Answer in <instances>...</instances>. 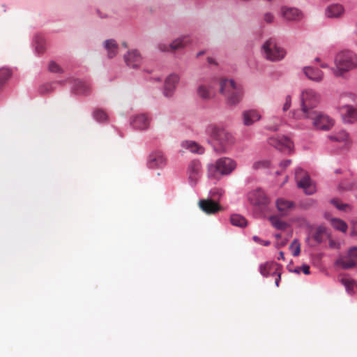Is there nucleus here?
Returning a JSON list of instances; mask_svg holds the SVG:
<instances>
[{
    "label": "nucleus",
    "mask_w": 357,
    "mask_h": 357,
    "mask_svg": "<svg viewBox=\"0 0 357 357\" xmlns=\"http://www.w3.org/2000/svg\"><path fill=\"white\" fill-rule=\"evenodd\" d=\"M248 199L250 204L261 208H265L270 202L269 198L261 189L250 192L248 194Z\"/></svg>",
    "instance_id": "f8f14e48"
},
{
    "label": "nucleus",
    "mask_w": 357,
    "mask_h": 357,
    "mask_svg": "<svg viewBox=\"0 0 357 357\" xmlns=\"http://www.w3.org/2000/svg\"><path fill=\"white\" fill-rule=\"evenodd\" d=\"M357 263V247L351 248L348 254L344 257H340L336 261V264L344 269H349L356 266Z\"/></svg>",
    "instance_id": "ddd939ff"
},
{
    "label": "nucleus",
    "mask_w": 357,
    "mask_h": 357,
    "mask_svg": "<svg viewBox=\"0 0 357 357\" xmlns=\"http://www.w3.org/2000/svg\"><path fill=\"white\" fill-rule=\"evenodd\" d=\"M204 54V52H200L197 54V57L202 55Z\"/></svg>",
    "instance_id": "052dcab7"
},
{
    "label": "nucleus",
    "mask_w": 357,
    "mask_h": 357,
    "mask_svg": "<svg viewBox=\"0 0 357 357\" xmlns=\"http://www.w3.org/2000/svg\"><path fill=\"white\" fill-rule=\"evenodd\" d=\"M40 91H41L42 93H43V92H44V91H43V89H40Z\"/></svg>",
    "instance_id": "0e129e2a"
},
{
    "label": "nucleus",
    "mask_w": 357,
    "mask_h": 357,
    "mask_svg": "<svg viewBox=\"0 0 357 357\" xmlns=\"http://www.w3.org/2000/svg\"><path fill=\"white\" fill-rule=\"evenodd\" d=\"M263 54L265 58L271 61L282 60L285 54V50L279 46L274 38L268 39L262 46Z\"/></svg>",
    "instance_id": "423d86ee"
},
{
    "label": "nucleus",
    "mask_w": 357,
    "mask_h": 357,
    "mask_svg": "<svg viewBox=\"0 0 357 357\" xmlns=\"http://www.w3.org/2000/svg\"><path fill=\"white\" fill-rule=\"evenodd\" d=\"M94 119L99 122H104L107 119V114L102 109H96L93 112Z\"/></svg>",
    "instance_id": "4c0bfd02"
},
{
    "label": "nucleus",
    "mask_w": 357,
    "mask_h": 357,
    "mask_svg": "<svg viewBox=\"0 0 357 357\" xmlns=\"http://www.w3.org/2000/svg\"><path fill=\"white\" fill-rule=\"evenodd\" d=\"M320 96L312 89H305L301 95V109L294 112L293 116L296 119H304L305 117L317 111L316 107L319 102Z\"/></svg>",
    "instance_id": "f257e3e1"
},
{
    "label": "nucleus",
    "mask_w": 357,
    "mask_h": 357,
    "mask_svg": "<svg viewBox=\"0 0 357 357\" xmlns=\"http://www.w3.org/2000/svg\"><path fill=\"white\" fill-rule=\"evenodd\" d=\"M326 218L329 220L333 228L344 233L347 231L348 227L344 220L335 218H331L329 219L326 215Z\"/></svg>",
    "instance_id": "c85d7f7f"
},
{
    "label": "nucleus",
    "mask_w": 357,
    "mask_h": 357,
    "mask_svg": "<svg viewBox=\"0 0 357 357\" xmlns=\"http://www.w3.org/2000/svg\"><path fill=\"white\" fill-rule=\"evenodd\" d=\"M331 203L339 210L347 211L351 210L350 205L342 203L339 199H332Z\"/></svg>",
    "instance_id": "e433bc0d"
},
{
    "label": "nucleus",
    "mask_w": 357,
    "mask_h": 357,
    "mask_svg": "<svg viewBox=\"0 0 357 357\" xmlns=\"http://www.w3.org/2000/svg\"><path fill=\"white\" fill-rule=\"evenodd\" d=\"M75 89L77 93L84 94L89 91V86L86 82L83 81H78L75 84Z\"/></svg>",
    "instance_id": "72a5a7b5"
},
{
    "label": "nucleus",
    "mask_w": 357,
    "mask_h": 357,
    "mask_svg": "<svg viewBox=\"0 0 357 357\" xmlns=\"http://www.w3.org/2000/svg\"><path fill=\"white\" fill-rule=\"evenodd\" d=\"M340 112L345 122L353 123L357 120V110L352 106H342Z\"/></svg>",
    "instance_id": "6ab92c4d"
},
{
    "label": "nucleus",
    "mask_w": 357,
    "mask_h": 357,
    "mask_svg": "<svg viewBox=\"0 0 357 357\" xmlns=\"http://www.w3.org/2000/svg\"><path fill=\"white\" fill-rule=\"evenodd\" d=\"M181 146L192 153L202 154L204 152V149L202 146L192 141L183 142Z\"/></svg>",
    "instance_id": "a878e982"
},
{
    "label": "nucleus",
    "mask_w": 357,
    "mask_h": 357,
    "mask_svg": "<svg viewBox=\"0 0 357 357\" xmlns=\"http://www.w3.org/2000/svg\"><path fill=\"white\" fill-rule=\"evenodd\" d=\"M220 93L225 97L229 106L238 105L243 99V89L233 79H222L220 81Z\"/></svg>",
    "instance_id": "f03ea898"
},
{
    "label": "nucleus",
    "mask_w": 357,
    "mask_h": 357,
    "mask_svg": "<svg viewBox=\"0 0 357 357\" xmlns=\"http://www.w3.org/2000/svg\"><path fill=\"white\" fill-rule=\"evenodd\" d=\"M289 249L294 257H297L301 252V245L297 239H294L290 246Z\"/></svg>",
    "instance_id": "c9c22d12"
},
{
    "label": "nucleus",
    "mask_w": 357,
    "mask_h": 357,
    "mask_svg": "<svg viewBox=\"0 0 357 357\" xmlns=\"http://www.w3.org/2000/svg\"><path fill=\"white\" fill-rule=\"evenodd\" d=\"M277 210L281 215H287L296 207L294 202L287 200L284 198H278L275 202Z\"/></svg>",
    "instance_id": "2eb2a0df"
},
{
    "label": "nucleus",
    "mask_w": 357,
    "mask_h": 357,
    "mask_svg": "<svg viewBox=\"0 0 357 357\" xmlns=\"http://www.w3.org/2000/svg\"><path fill=\"white\" fill-rule=\"evenodd\" d=\"M237 164L230 158L223 157L216 160L215 165L208 166L209 178H219L221 176L230 174L236 168Z\"/></svg>",
    "instance_id": "39448f33"
},
{
    "label": "nucleus",
    "mask_w": 357,
    "mask_h": 357,
    "mask_svg": "<svg viewBox=\"0 0 357 357\" xmlns=\"http://www.w3.org/2000/svg\"><path fill=\"white\" fill-rule=\"evenodd\" d=\"M268 144L275 149L290 153L293 149V142L289 138L283 135H275L268 139Z\"/></svg>",
    "instance_id": "1a4fd4ad"
},
{
    "label": "nucleus",
    "mask_w": 357,
    "mask_h": 357,
    "mask_svg": "<svg viewBox=\"0 0 357 357\" xmlns=\"http://www.w3.org/2000/svg\"><path fill=\"white\" fill-rule=\"evenodd\" d=\"M12 72L9 68H0V91L2 90L8 80L11 77Z\"/></svg>",
    "instance_id": "c756f323"
},
{
    "label": "nucleus",
    "mask_w": 357,
    "mask_h": 357,
    "mask_svg": "<svg viewBox=\"0 0 357 357\" xmlns=\"http://www.w3.org/2000/svg\"><path fill=\"white\" fill-rule=\"evenodd\" d=\"M278 269H280V266L273 261H267L261 264L259 268L260 273L264 277L274 275V273H277Z\"/></svg>",
    "instance_id": "412c9836"
},
{
    "label": "nucleus",
    "mask_w": 357,
    "mask_h": 357,
    "mask_svg": "<svg viewBox=\"0 0 357 357\" xmlns=\"http://www.w3.org/2000/svg\"><path fill=\"white\" fill-rule=\"evenodd\" d=\"M341 282L346 287L348 293L351 294L353 292L354 282L352 280L347 278H342L341 279Z\"/></svg>",
    "instance_id": "58836bf2"
},
{
    "label": "nucleus",
    "mask_w": 357,
    "mask_h": 357,
    "mask_svg": "<svg viewBox=\"0 0 357 357\" xmlns=\"http://www.w3.org/2000/svg\"><path fill=\"white\" fill-rule=\"evenodd\" d=\"M335 68L333 73L336 76H342L344 73L348 72L357 66V58L356 54L349 50L340 52L335 58Z\"/></svg>",
    "instance_id": "20e7f679"
},
{
    "label": "nucleus",
    "mask_w": 357,
    "mask_h": 357,
    "mask_svg": "<svg viewBox=\"0 0 357 357\" xmlns=\"http://www.w3.org/2000/svg\"><path fill=\"white\" fill-rule=\"evenodd\" d=\"M158 48L160 51L161 52H169L170 51V47H169V45L168 44H166V43H160L158 45Z\"/></svg>",
    "instance_id": "49530a36"
},
{
    "label": "nucleus",
    "mask_w": 357,
    "mask_h": 357,
    "mask_svg": "<svg viewBox=\"0 0 357 357\" xmlns=\"http://www.w3.org/2000/svg\"><path fill=\"white\" fill-rule=\"evenodd\" d=\"M303 71L306 77L312 81L319 82L322 79L323 73L318 68L305 67Z\"/></svg>",
    "instance_id": "393cba45"
},
{
    "label": "nucleus",
    "mask_w": 357,
    "mask_h": 357,
    "mask_svg": "<svg viewBox=\"0 0 357 357\" xmlns=\"http://www.w3.org/2000/svg\"><path fill=\"white\" fill-rule=\"evenodd\" d=\"M275 237L277 238V239H279L281 238V234H276L275 235Z\"/></svg>",
    "instance_id": "13d9d810"
},
{
    "label": "nucleus",
    "mask_w": 357,
    "mask_h": 357,
    "mask_svg": "<svg viewBox=\"0 0 357 357\" xmlns=\"http://www.w3.org/2000/svg\"><path fill=\"white\" fill-rule=\"evenodd\" d=\"M179 81V77L176 74L169 75L165 81L164 94L165 96H171Z\"/></svg>",
    "instance_id": "dca6fc26"
},
{
    "label": "nucleus",
    "mask_w": 357,
    "mask_h": 357,
    "mask_svg": "<svg viewBox=\"0 0 357 357\" xmlns=\"http://www.w3.org/2000/svg\"><path fill=\"white\" fill-rule=\"evenodd\" d=\"M296 221H297L301 226H305L308 225L307 220L304 218H298L296 219Z\"/></svg>",
    "instance_id": "3c124183"
},
{
    "label": "nucleus",
    "mask_w": 357,
    "mask_h": 357,
    "mask_svg": "<svg viewBox=\"0 0 357 357\" xmlns=\"http://www.w3.org/2000/svg\"><path fill=\"white\" fill-rule=\"evenodd\" d=\"M286 244H287V241L284 240V241H281L280 243H278L277 246L278 248H280V247L284 246Z\"/></svg>",
    "instance_id": "5fc2aeb1"
},
{
    "label": "nucleus",
    "mask_w": 357,
    "mask_h": 357,
    "mask_svg": "<svg viewBox=\"0 0 357 357\" xmlns=\"http://www.w3.org/2000/svg\"><path fill=\"white\" fill-rule=\"evenodd\" d=\"M326 235V228L323 226H319L312 234V238L317 243H321Z\"/></svg>",
    "instance_id": "7c9ffc66"
},
{
    "label": "nucleus",
    "mask_w": 357,
    "mask_h": 357,
    "mask_svg": "<svg viewBox=\"0 0 357 357\" xmlns=\"http://www.w3.org/2000/svg\"><path fill=\"white\" fill-rule=\"evenodd\" d=\"M123 45L124 47H127L126 43H123Z\"/></svg>",
    "instance_id": "e2e57ef3"
},
{
    "label": "nucleus",
    "mask_w": 357,
    "mask_h": 357,
    "mask_svg": "<svg viewBox=\"0 0 357 357\" xmlns=\"http://www.w3.org/2000/svg\"><path fill=\"white\" fill-rule=\"evenodd\" d=\"M329 138L337 142H348L349 135L345 131H341L335 135L329 136Z\"/></svg>",
    "instance_id": "f704fd0d"
},
{
    "label": "nucleus",
    "mask_w": 357,
    "mask_h": 357,
    "mask_svg": "<svg viewBox=\"0 0 357 357\" xmlns=\"http://www.w3.org/2000/svg\"><path fill=\"white\" fill-rule=\"evenodd\" d=\"M230 222L231 225L240 227H243L247 225V220L244 217L238 214H233L230 217Z\"/></svg>",
    "instance_id": "473e14b6"
},
{
    "label": "nucleus",
    "mask_w": 357,
    "mask_h": 357,
    "mask_svg": "<svg viewBox=\"0 0 357 357\" xmlns=\"http://www.w3.org/2000/svg\"><path fill=\"white\" fill-rule=\"evenodd\" d=\"M268 129L271 130L276 131L278 129V126H268Z\"/></svg>",
    "instance_id": "6e6d98bb"
},
{
    "label": "nucleus",
    "mask_w": 357,
    "mask_h": 357,
    "mask_svg": "<svg viewBox=\"0 0 357 357\" xmlns=\"http://www.w3.org/2000/svg\"><path fill=\"white\" fill-rule=\"evenodd\" d=\"M321 66L322 68H326V67H327V65H326V64H325V63H323V64H321Z\"/></svg>",
    "instance_id": "680f3d73"
},
{
    "label": "nucleus",
    "mask_w": 357,
    "mask_h": 357,
    "mask_svg": "<svg viewBox=\"0 0 357 357\" xmlns=\"http://www.w3.org/2000/svg\"><path fill=\"white\" fill-rule=\"evenodd\" d=\"M198 206L207 215H215L225 210L218 201L213 199H202L199 201Z\"/></svg>",
    "instance_id": "9b49d317"
},
{
    "label": "nucleus",
    "mask_w": 357,
    "mask_h": 357,
    "mask_svg": "<svg viewBox=\"0 0 357 357\" xmlns=\"http://www.w3.org/2000/svg\"><path fill=\"white\" fill-rule=\"evenodd\" d=\"M291 163V160H283L280 162V165L282 168L283 169H285L287 168L288 166H289Z\"/></svg>",
    "instance_id": "8fccbe9b"
},
{
    "label": "nucleus",
    "mask_w": 357,
    "mask_h": 357,
    "mask_svg": "<svg viewBox=\"0 0 357 357\" xmlns=\"http://www.w3.org/2000/svg\"><path fill=\"white\" fill-rule=\"evenodd\" d=\"M252 239L255 243L261 244L264 246H268L271 244L269 241H264L257 236H254Z\"/></svg>",
    "instance_id": "c03bdc74"
},
{
    "label": "nucleus",
    "mask_w": 357,
    "mask_h": 357,
    "mask_svg": "<svg viewBox=\"0 0 357 357\" xmlns=\"http://www.w3.org/2000/svg\"><path fill=\"white\" fill-rule=\"evenodd\" d=\"M299 268L305 275H309L310 274V266L308 265L304 264L301 267H300Z\"/></svg>",
    "instance_id": "09e8293b"
},
{
    "label": "nucleus",
    "mask_w": 357,
    "mask_h": 357,
    "mask_svg": "<svg viewBox=\"0 0 357 357\" xmlns=\"http://www.w3.org/2000/svg\"><path fill=\"white\" fill-rule=\"evenodd\" d=\"M167 158L160 150L151 152L147 158L146 165L149 169H162L167 165Z\"/></svg>",
    "instance_id": "9d476101"
},
{
    "label": "nucleus",
    "mask_w": 357,
    "mask_h": 357,
    "mask_svg": "<svg viewBox=\"0 0 357 357\" xmlns=\"http://www.w3.org/2000/svg\"><path fill=\"white\" fill-rule=\"evenodd\" d=\"M351 234L353 236L357 235V222L353 223Z\"/></svg>",
    "instance_id": "864d4df0"
},
{
    "label": "nucleus",
    "mask_w": 357,
    "mask_h": 357,
    "mask_svg": "<svg viewBox=\"0 0 357 357\" xmlns=\"http://www.w3.org/2000/svg\"><path fill=\"white\" fill-rule=\"evenodd\" d=\"M223 193H224V191L222 189L213 188V189L211 190L209 192V195L211 197L210 199H213L215 200L216 199H218L221 196H222Z\"/></svg>",
    "instance_id": "a19ab883"
},
{
    "label": "nucleus",
    "mask_w": 357,
    "mask_h": 357,
    "mask_svg": "<svg viewBox=\"0 0 357 357\" xmlns=\"http://www.w3.org/2000/svg\"><path fill=\"white\" fill-rule=\"evenodd\" d=\"M295 178L298 188H303L307 195H312L315 191V186L308 175L301 168H297L295 172Z\"/></svg>",
    "instance_id": "6e6552de"
},
{
    "label": "nucleus",
    "mask_w": 357,
    "mask_h": 357,
    "mask_svg": "<svg viewBox=\"0 0 357 357\" xmlns=\"http://www.w3.org/2000/svg\"><path fill=\"white\" fill-rule=\"evenodd\" d=\"M344 13V8L341 4L333 3L328 6L325 10V15L328 18L341 17Z\"/></svg>",
    "instance_id": "aec40b11"
},
{
    "label": "nucleus",
    "mask_w": 357,
    "mask_h": 357,
    "mask_svg": "<svg viewBox=\"0 0 357 357\" xmlns=\"http://www.w3.org/2000/svg\"><path fill=\"white\" fill-rule=\"evenodd\" d=\"M278 260H280V259H282L284 260V252H280L279 253V257H278Z\"/></svg>",
    "instance_id": "4d7b16f0"
},
{
    "label": "nucleus",
    "mask_w": 357,
    "mask_h": 357,
    "mask_svg": "<svg viewBox=\"0 0 357 357\" xmlns=\"http://www.w3.org/2000/svg\"><path fill=\"white\" fill-rule=\"evenodd\" d=\"M191 39L189 36H183L175 39L171 44L169 47L172 51L183 49L190 44Z\"/></svg>",
    "instance_id": "5701e85b"
},
{
    "label": "nucleus",
    "mask_w": 357,
    "mask_h": 357,
    "mask_svg": "<svg viewBox=\"0 0 357 357\" xmlns=\"http://www.w3.org/2000/svg\"><path fill=\"white\" fill-rule=\"evenodd\" d=\"M124 60L128 66L137 68L142 63V56L137 50H132L124 55Z\"/></svg>",
    "instance_id": "4468645a"
},
{
    "label": "nucleus",
    "mask_w": 357,
    "mask_h": 357,
    "mask_svg": "<svg viewBox=\"0 0 357 357\" xmlns=\"http://www.w3.org/2000/svg\"><path fill=\"white\" fill-rule=\"evenodd\" d=\"M270 162L268 160L256 161L252 165V168L255 170L267 168L269 167Z\"/></svg>",
    "instance_id": "ea45409f"
},
{
    "label": "nucleus",
    "mask_w": 357,
    "mask_h": 357,
    "mask_svg": "<svg viewBox=\"0 0 357 357\" xmlns=\"http://www.w3.org/2000/svg\"><path fill=\"white\" fill-rule=\"evenodd\" d=\"M208 63H213V60L211 58H208Z\"/></svg>",
    "instance_id": "bf43d9fd"
},
{
    "label": "nucleus",
    "mask_w": 357,
    "mask_h": 357,
    "mask_svg": "<svg viewBox=\"0 0 357 357\" xmlns=\"http://www.w3.org/2000/svg\"><path fill=\"white\" fill-rule=\"evenodd\" d=\"M201 163L198 160L192 161L188 166V173L189 180L192 184H195L200 177Z\"/></svg>",
    "instance_id": "a211bd4d"
},
{
    "label": "nucleus",
    "mask_w": 357,
    "mask_h": 357,
    "mask_svg": "<svg viewBox=\"0 0 357 357\" xmlns=\"http://www.w3.org/2000/svg\"><path fill=\"white\" fill-rule=\"evenodd\" d=\"M206 132L214 140V149L218 152H225L234 143L233 135L224 128L210 125Z\"/></svg>",
    "instance_id": "7ed1b4c3"
},
{
    "label": "nucleus",
    "mask_w": 357,
    "mask_h": 357,
    "mask_svg": "<svg viewBox=\"0 0 357 357\" xmlns=\"http://www.w3.org/2000/svg\"><path fill=\"white\" fill-rule=\"evenodd\" d=\"M282 14L283 17L289 21L298 20L302 16L301 13L295 8H282Z\"/></svg>",
    "instance_id": "b1692460"
},
{
    "label": "nucleus",
    "mask_w": 357,
    "mask_h": 357,
    "mask_svg": "<svg viewBox=\"0 0 357 357\" xmlns=\"http://www.w3.org/2000/svg\"><path fill=\"white\" fill-rule=\"evenodd\" d=\"M329 246H330V248H333V249H339L340 248V244L332 239H331L329 241Z\"/></svg>",
    "instance_id": "de8ad7c7"
},
{
    "label": "nucleus",
    "mask_w": 357,
    "mask_h": 357,
    "mask_svg": "<svg viewBox=\"0 0 357 357\" xmlns=\"http://www.w3.org/2000/svg\"><path fill=\"white\" fill-rule=\"evenodd\" d=\"M291 104V96L288 95L285 98V102L283 105L282 110L284 112L287 111L290 108Z\"/></svg>",
    "instance_id": "37998d69"
},
{
    "label": "nucleus",
    "mask_w": 357,
    "mask_h": 357,
    "mask_svg": "<svg viewBox=\"0 0 357 357\" xmlns=\"http://www.w3.org/2000/svg\"><path fill=\"white\" fill-rule=\"evenodd\" d=\"M198 96L204 100H208L213 97L211 90L205 85H201L197 89Z\"/></svg>",
    "instance_id": "2f4dec72"
},
{
    "label": "nucleus",
    "mask_w": 357,
    "mask_h": 357,
    "mask_svg": "<svg viewBox=\"0 0 357 357\" xmlns=\"http://www.w3.org/2000/svg\"><path fill=\"white\" fill-rule=\"evenodd\" d=\"M274 275H277V278L275 279V285L277 287H279V282H280V278H281V273H280V269H278V272L277 273H274Z\"/></svg>",
    "instance_id": "603ef678"
},
{
    "label": "nucleus",
    "mask_w": 357,
    "mask_h": 357,
    "mask_svg": "<svg viewBox=\"0 0 357 357\" xmlns=\"http://www.w3.org/2000/svg\"><path fill=\"white\" fill-rule=\"evenodd\" d=\"M242 118L243 124L246 126H250L259 121L261 116L256 109H248L243 112Z\"/></svg>",
    "instance_id": "f3484780"
},
{
    "label": "nucleus",
    "mask_w": 357,
    "mask_h": 357,
    "mask_svg": "<svg viewBox=\"0 0 357 357\" xmlns=\"http://www.w3.org/2000/svg\"><path fill=\"white\" fill-rule=\"evenodd\" d=\"M49 70L52 73H61L62 70L59 66H58L55 62H50L49 64Z\"/></svg>",
    "instance_id": "79ce46f5"
},
{
    "label": "nucleus",
    "mask_w": 357,
    "mask_h": 357,
    "mask_svg": "<svg viewBox=\"0 0 357 357\" xmlns=\"http://www.w3.org/2000/svg\"><path fill=\"white\" fill-rule=\"evenodd\" d=\"M105 48L107 50V56L110 59L114 57L118 52L117 43L112 39L105 40Z\"/></svg>",
    "instance_id": "bb28decb"
},
{
    "label": "nucleus",
    "mask_w": 357,
    "mask_h": 357,
    "mask_svg": "<svg viewBox=\"0 0 357 357\" xmlns=\"http://www.w3.org/2000/svg\"><path fill=\"white\" fill-rule=\"evenodd\" d=\"M269 221L276 229L285 230L288 227V224L276 215L270 216Z\"/></svg>",
    "instance_id": "cd10ccee"
},
{
    "label": "nucleus",
    "mask_w": 357,
    "mask_h": 357,
    "mask_svg": "<svg viewBox=\"0 0 357 357\" xmlns=\"http://www.w3.org/2000/svg\"><path fill=\"white\" fill-rule=\"evenodd\" d=\"M264 21L266 22V23H272L274 20V16L272 13H266L264 15Z\"/></svg>",
    "instance_id": "a18cd8bd"
},
{
    "label": "nucleus",
    "mask_w": 357,
    "mask_h": 357,
    "mask_svg": "<svg viewBox=\"0 0 357 357\" xmlns=\"http://www.w3.org/2000/svg\"><path fill=\"white\" fill-rule=\"evenodd\" d=\"M131 123L133 128L136 129L145 130L149 128L150 121L149 118L145 114H142L135 116Z\"/></svg>",
    "instance_id": "4be33fe9"
},
{
    "label": "nucleus",
    "mask_w": 357,
    "mask_h": 357,
    "mask_svg": "<svg viewBox=\"0 0 357 357\" xmlns=\"http://www.w3.org/2000/svg\"><path fill=\"white\" fill-rule=\"evenodd\" d=\"M304 119L310 120L312 125L316 130H328L334 125V121L330 116L319 110L311 113Z\"/></svg>",
    "instance_id": "0eeeda50"
}]
</instances>
